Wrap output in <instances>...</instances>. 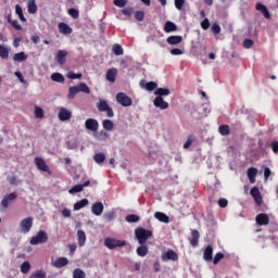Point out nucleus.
Here are the masks:
<instances>
[{
  "label": "nucleus",
  "mask_w": 278,
  "mask_h": 278,
  "mask_svg": "<svg viewBox=\"0 0 278 278\" xmlns=\"http://www.w3.org/2000/svg\"><path fill=\"white\" fill-rule=\"evenodd\" d=\"M78 92H84L85 94H90V87L86 85L85 83H80L77 86H72L68 88V96L67 99H75L77 97Z\"/></svg>",
  "instance_id": "nucleus-1"
},
{
  "label": "nucleus",
  "mask_w": 278,
  "mask_h": 278,
  "mask_svg": "<svg viewBox=\"0 0 278 278\" xmlns=\"http://www.w3.org/2000/svg\"><path fill=\"white\" fill-rule=\"evenodd\" d=\"M135 236L139 244H147V240L153 236V231L147 230L144 228H137L135 230Z\"/></svg>",
  "instance_id": "nucleus-2"
},
{
  "label": "nucleus",
  "mask_w": 278,
  "mask_h": 278,
  "mask_svg": "<svg viewBox=\"0 0 278 278\" xmlns=\"http://www.w3.org/2000/svg\"><path fill=\"white\" fill-rule=\"evenodd\" d=\"M49 241V235L45 230H39L36 236L31 237L30 244L36 247L37 244H45Z\"/></svg>",
  "instance_id": "nucleus-3"
},
{
  "label": "nucleus",
  "mask_w": 278,
  "mask_h": 278,
  "mask_svg": "<svg viewBox=\"0 0 278 278\" xmlns=\"http://www.w3.org/2000/svg\"><path fill=\"white\" fill-rule=\"evenodd\" d=\"M125 244H127L126 241H121L118 239L106 238L104 240V247L110 250L118 249V247H125Z\"/></svg>",
  "instance_id": "nucleus-4"
},
{
  "label": "nucleus",
  "mask_w": 278,
  "mask_h": 278,
  "mask_svg": "<svg viewBox=\"0 0 278 278\" xmlns=\"http://www.w3.org/2000/svg\"><path fill=\"white\" fill-rule=\"evenodd\" d=\"M116 101L119 103V105H123V108H129L134 101L124 92H119L116 94Z\"/></svg>",
  "instance_id": "nucleus-5"
},
{
  "label": "nucleus",
  "mask_w": 278,
  "mask_h": 278,
  "mask_svg": "<svg viewBox=\"0 0 278 278\" xmlns=\"http://www.w3.org/2000/svg\"><path fill=\"white\" fill-rule=\"evenodd\" d=\"M163 262H177L179 260V254L174 250L169 249L166 252H163L161 255Z\"/></svg>",
  "instance_id": "nucleus-6"
},
{
  "label": "nucleus",
  "mask_w": 278,
  "mask_h": 278,
  "mask_svg": "<svg viewBox=\"0 0 278 278\" xmlns=\"http://www.w3.org/2000/svg\"><path fill=\"white\" fill-rule=\"evenodd\" d=\"M22 233H29L31 227H34V218L26 217L20 223Z\"/></svg>",
  "instance_id": "nucleus-7"
},
{
  "label": "nucleus",
  "mask_w": 278,
  "mask_h": 278,
  "mask_svg": "<svg viewBox=\"0 0 278 278\" xmlns=\"http://www.w3.org/2000/svg\"><path fill=\"white\" fill-rule=\"evenodd\" d=\"M85 128L88 131H93V132L99 131V122L94 118H88L85 122Z\"/></svg>",
  "instance_id": "nucleus-8"
},
{
  "label": "nucleus",
  "mask_w": 278,
  "mask_h": 278,
  "mask_svg": "<svg viewBox=\"0 0 278 278\" xmlns=\"http://www.w3.org/2000/svg\"><path fill=\"white\" fill-rule=\"evenodd\" d=\"M17 198H18V194H16V192L9 193L1 201L2 207L4 208L10 207V203L16 201Z\"/></svg>",
  "instance_id": "nucleus-9"
},
{
  "label": "nucleus",
  "mask_w": 278,
  "mask_h": 278,
  "mask_svg": "<svg viewBox=\"0 0 278 278\" xmlns=\"http://www.w3.org/2000/svg\"><path fill=\"white\" fill-rule=\"evenodd\" d=\"M250 194L251 197H253L256 205H262V203H264L262 193L260 192V189L257 187H253L250 191Z\"/></svg>",
  "instance_id": "nucleus-10"
},
{
  "label": "nucleus",
  "mask_w": 278,
  "mask_h": 278,
  "mask_svg": "<svg viewBox=\"0 0 278 278\" xmlns=\"http://www.w3.org/2000/svg\"><path fill=\"white\" fill-rule=\"evenodd\" d=\"M72 117H73V113L67 109L61 108L59 110V121L66 122V121H71Z\"/></svg>",
  "instance_id": "nucleus-11"
},
{
  "label": "nucleus",
  "mask_w": 278,
  "mask_h": 278,
  "mask_svg": "<svg viewBox=\"0 0 278 278\" xmlns=\"http://www.w3.org/2000/svg\"><path fill=\"white\" fill-rule=\"evenodd\" d=\"M153 105L159 110H168V102L164 101L163 97H156L153 101Z\"/></svg>",
  "instance_id": "nucleus-12"
},
{
  "label": "nucleus",
  "mask_w": 278,
  "mask_h": 278,
  "mask_svg": "<svg viewBox=\"0 0 278 278\" xmlns=\"http://www.w3.org/2000/svg\"><path fill=\"white\" fill-rule=\"evenodd\" d=\"M35 164L38 168V170H42V173H49V167L47 166V163L42 157H36L35 159Z\"/></svg>",
  "instance_id": "nucleus-13"
},
{
  "label": "nucleus",
  "mask_w": 278,
  "mask_h": 278,
  "mask_svg": "<svg viewBox=\"0 0 278 278\" xmlns=\"http://www.w3.org/2000/svg\"><path fill=\"white\" fill-rule=\"evenodd\" d=\"M139 85L141 86V88H144L146 90H148V92H153V90L157 88V83L155 81L147 83V80H140Z\"/></svg>",
  "instance_id": "nucleus-14"
},
{
  "label": "nucleus",
  "mask_w": 278,
  "mask_h": 278,
  "mask_svg": "<svg viewBox=\"0 0 278 278\" xmlns=\"http://www.w3.org/2000/svg\"><path fill=\"white\" fill-rule=\"evenodd\" d=\"M214 248L212 245H207L203 252V260L205 262H212L214 260Z\"/></svg>",
  "instance_id": "nucleus-15"
},
{
  "label": "nucleus",
  "mask_w": 278,
  "mask_h": 278,
  "mask_svg": "<svg viewBox=\"0 0 278 278\" xmlns=\"http://www.w3.org/2000/svg\"><path fill=\"white\" fill-rule=\"evenodd\" d=\"M103 203L102 202H96L91 206V212L94 214V216H101L103 214Z\"/></svg>",
  "instance_id": "nucleus-16"
},
{
  "label": "nucleus",
  "mask_w": 278,
  "mask_h": 278,
  "mask_svg": "<svg viewBox=\"0 0 278 278\" xmlns=\"http://www.w3.org/2000/svg\"><path fill=\"white\" fill-rule=\"evenodd\" d=\"M255 220L260 226L268 225V223H270V217H268V214L266 213H261L256 216Z\"/></svg>",
  "instance_id": "nucleus-17"
},
{
  "label": "nucleus",
  "mask_w": 278,
  "mask_h": 278,
  "mask_svg": "<svg viewBox=\"0 0 278 278\" xmlns=\"http://www.w3.org/2000/svg\"><path fill=\"white\" fill-rule=\"evenodd\" d=\"M59 31L60 34H64V36H71V34H73V28H71L66 23H60Z\"/></svg>",
  "instance_id": "nucleus-18"
},
{
  "label": "nucleus",
  "mask_w": 278,
  "mask_h": 278,
  "mask_svg": "<svg viewBox=\"0 0 278 278\" xmlns=\"http://www.w3.org/2000/svg\"><path fill=\"white\" fill-rule=\"evenodd\" d=\"M66 55H68V52L66 50H59L55 60L59 64H64L66 62Z\"/></svg>",
  "instance_id": "nucleus-19"
},
{
  "label": "nucleus",
  "mask_w": 278,
  "mask_h": 278,
  "mask_svg": "<svg viewBox=\"0 0 278 278\" xmlns=\"http://www.w3.org/2000/svg\"><path fill=\"white\" fill-rule=\"evenodd\" d=\"M167 45H181V42H184V37L181 36H169L166 39Z\"/></svg>",
  "instance_id": "nucleus-20"
},
{
  "label": "nucleus",
  "mask_w": 278,
  "mask_h": 278,
  "mask_svg": "<svg viewBox=\"0 0 278 278\" xmlns=\"http://www.w3.org/2000/svg\"><path fill=\"white\" fill-rule=\"evenodd\" d=\"M52 266H54V268H64V266H68V258L59 257L56 262L52 263Z\"/></svg>",
  "instance_id": "nucleus-21"
},
{
  "label": "nucleus",
  "mask_w": 278,
  "mask_h": 278,
  "mask_svg": "<svg viewBox=\"0 0 278 278\" xmlns=\"http://www.w3.org/2000/svg\"><path fill=\"white\" fill-rule=\"evenodd\" d=\"M199 238H201L199 230H192L191 231V240H190L191 247H199Z\"/></svg>",
  "instance_id": "nucleus-22"
},
{
  "label": "nucleus",
  "mask_w": 278,
  "mask_h": 278,
  "mask_svg": "<svg viewBox=\"0 0 278 278\" xmlns=\"http://www.w3.org/2000/svg\"><path fill=\"white\" fill-rule=\"evenodd\" d=\"M154 218H156V220H160V223H165V224L170 223L168 215H166L165 213H162V212H156L154 214Z\"/></svg>",
  "instance_id": "nucleus-23"
},
{
  "label": "nucleus",
  "mask_w": 278,
  "mask_h": 278,
  "mask_svg": "<svg viewBox=\"0 0 278 278\" xmlns=\"http://www.w3.org/2000/svg\"><path fill=\"white\" fill-rule=\"evenodd\" d=\"M255 177H257V168L250 167L248 169V178L250 180V184H255Z\"/></svg>",
  "instance_id": "nucleus-24"
},
{
  "label": "nucleus",
  "mask_w": 278,
  "mask_h": 278,
  "mask_svg": "<svg viewBox=\"0 0 278 278\" xmlns=\"http://www.w3.org/2000/svg\"><path fill=\"white\" fill-rule=\"evenodd\" d=\"M164 31L170 34V31H177V25L170 21H167L164 25Z\"/></svg>",
  "instance_id": "nucleus-25"
},
{
  "label": "nucleus",
  "mask_w": 278,
  "mask_h": 278,
  "mask_svg": "<svg viewBox=\"0 0 278 278\" xmlns=\"http://www.w3.org/2000/svg\"><path fill=\"white\" fill-rule=\"evenodd\" d=\"M28 14H36L38 12V4L36 0H29L27 5Z\"/></svg>",
  "instance_id": "nucleus-26"
},
{
  "label": "nucleus",
  "mask_w": 278,
  "mask_h": 278,
  "mask_svg": "<svg viewBox=\"0 0 278 278\" xmlns=\"http://www.w3.org/2000/svg\"><path fill=\"white\" fill-rule=\"evenodd\" d=\"M155 97H168V94H170V89L168 88H157L154 91Z\"/></svg>",
  "instance_id": "nucleus-27"
},
{
  "label": "nucleus",
  "mask_w": 278,
  "mask_h": 278,
  "mask_svg": "<svg viewBox=\"0 0 278 278\" xmlns=\"http://www.w3.org/2000/svg\"><path fill=\"white\" fill-rule=\"evenodd\" d=\"M116 73H117L116 68L109 70L106 72V79H108V81H111L112 84L114 81H116Z\"/></svg>",
  "instance_id": "nucleus-28"
},
{
  "label": "nucleus",
  "mask_w": 278,
  "mask_h": 278,
  "mask_svg": "<svg viewBox=\"0 0 278 278\" xmlns=\"http://www.w3.org/2000/svg\"><path fill=\"white\" fill-rule=\"evenodd\" d=\"M0 58H2V60H8L10 58V49L3 45H0Z\"/></svg>",
  "instance_id": "nucleus-29"
},
{
  "label": "nucleus",
  "mask_w": 278,
  "mask_h": 278,
  "mask_svg": "<svg viewBox=\"0 0 278 278\" xmlns=\"http://www.w3.org/2000/svg\"><path fill=\"white\" fill-rule=\"evenodd\" d=\"M88 203H89V202H88V199H83V200L76 202V203L74 204V211L77 212V211H79V210L86 207V205H88Z\"/></svg>",
  "instance_id": "nucleus-30"
},
{
  "label": "nucleus",
  "mask_w": 278,
  "mask_h": 278,
  "mask_svg": "<svg viewBox=\"0 0 278 278\" xmlns=\"http://www.w3.org/2000/svg\"><path fill=\"white\" fill-rule=\"evenodd\" d=\"M102 127L105 131H112V129H114V122H112V119H104L102 122Z\"/></svg>",
  "instance_id": "nucleus-31"
},
{
  "label": "nucleus",
  "mask_w": 278,
  "mask_h": 278,
  "mask_svg": "<svg viewBox=\"0 0 278 278\" xmlns=\"http://www.w3.org/2000/svg\"><path fill=\"white\" fill-rule=\"evenodd\" d=\"M15 14H17V16L20 17V21H22V23L27 22V18H25V15H23V8H21V4L15 5Z\"/></svg>",
  "instance_id": "nucleus-32"
},
{
  "label": "nucleus",
  "mask_w": 278,
  "mask_h": 278,
  "mask_svg": "<svg viewBox=\"0 0 278 278\" xmlns=\"http://www.w3.org/2000/svg\"><path fill=\"white\" fill-rule=\"evenodd\" d=\"M109 108H110V104H108V101L105 100H100L97 103V109L99 110V112H105Z\"/></svg>",
  "instance_id": "nucleus-33"
},
{
  "label": "nucleus",
  "mask_w": 278,
  "mask_h": 278,
  "mask_svg": "<svg viewBox=\"0 0 278 278\" xmlns=\"http://www.w3.org/2000/svg\"><path fill=\"white\" fill-rule=\"evenodd\" d=\"M93 160L96 164H103L105 162V154L103 152L96 153Z\"/></svg>",
  "instance_id": "nucleus-34"
},
{
  "label": "nucleus",
  "mask_w": 278,
  "mask_h": 278,
  "mask_svg": "<svg viewBox=\"0 0 278 278\" xmlns=\"http://www.w3.org/2000/svg\"><path fill=\"white\" fill-rule=\"evenodd\" d=\"M13 60L14 62H26L27 54H25V52L15 53Z\"/></svg>",
  "instance_id": "nucleus-35"
},
{
  "label": "nucleus",
  "mask_w": 278,
  "mask_h": 278,
  "mask_svg": "<svg viewBox=\"0 0 278 278\" xmlns=\"http://www.w3.org/2000/svg\"><path fill=\"white\" fill-rule=\"evenodd\" d=\"M51 79H52V81H56L58 84H64V81H65L64 75H62L60 73H53L51 75Z\"/></svg>",
  "instance_id": "nucleus-36"
},
{
  "label": "nucleus",
  "mask_w": 278,
  "mask_h": 278,
  "mask_svg": "<svg viewBox=\"0 0 278 278\" xmlns=\"http://www.w3.org/2000/svg\"><path fill=\"white\" fill-rule=\"evenodd\" d=\"M147 253H149V248H147L144 243L137 248V254L139 255V257H144Z\"/></svg>",
  "instance_id": "nucleus-37"
},
{
  "label": "nucleus",
  "mask_w": 278,
  "mask_h": 278,
  "mask_svg": "<svg viewBox=\"0 0 278 278\" xmlns=\"http://www.w3.org/2000/svg\"><path fill=\"white\" fill-rule=\"evenodd\" d=\"M77 236L79 247H84V244H86V232H84V230H78Z\"/></svg>",
  "instance_id": "nucleus-38"
},
{
  "label": "nucleus",
  "mask_w": 278,
  "mask_h": 278,
  "mask_svg": "<svg viewBox=\"0 0 278 278\" xmlns=\"http://www.w3.org/2000/svg\"><path fill=\"white\" fill-rule=\"evenodd\" d=\"M29 270H31V264H29V262L25 261L22 265H21V271L24 275H27V273H29Z\"/></svg>",
  "instance_id": "nucleus-39"
},
{
  "label": "nucleus",
  "mask_w": 278,
  "mask_h": 278,
  "mask_svg": "<svg viewBox=\"0 0 278 278\" xmlns=\"http://www.w3.org/2000/svg\"><path fill=\"white\" fill-rule=\"evenodd\" d=\"M66 147H67V149H77V147H78L77 138L68 139L66 141Z\"/></svg>",
  "instance_id": "nucleus-40"
},
{
  "label": "nucleus",
  "mask_w": 278,
  "mask_h": 278,
  "mask_svg": "<svg viewBox=\"0 0 278 278\" xmlns=\"http://www.w3.org/2000/svg\"><path fill=\"white\" fill-rule=\"evenodd\" d=\"M73 278H86V273L79 268L74 269Z\"/></svg>",
  "instance_id": "nucleus-41"
},
{
  "label": "nucleus",
  "mask_w": 278,
  "mask_h": 278,
  "mask_svg": "<svg viewBox=\"0 0 278 278\" xmlns=\"http://www.w3.org/2000/svg\"><path fill=\"white\" fill-rule=\"evenodd\" d=\"M112 51L114 54L116 55H123L124 51H123V47L118 43H115L112 48Z\"/></svg>",
  "instance_id": "nucleus-42"
},
{
  "label": "nucleus",
  "mask_w": 278,
  "mask_h": 278,
  "mask_svg": "<svg viewBox=\"0 0 278 278\" xmlns=\"http://www.w3.org/2000/svg\"><path fill=\"white\" fill-rule=\"evenodd\" d=\"M35 116L36 118H45V110L40 106H35Z\"/></svg>",
  "instance_id": "nucleus-43"
},
{
  "label": "nucleus",
  "mask_w": 278,
  "mask_h": 278,
  "mask_svg": "<svg viewBox=\"0 0 278 278\" xmlns=\"http://www.w3.org/2000/svg\"><path fill=\"white\" fill-rule=\"evenodd\" d=\"M83 191H84V186L81 185H76L68 190L70 194H77V192H83Z\"/></svg>",
  "instance_id": "nucleus-44"
},
{
  "label": "nucleus",
  "mask_w": 278,
  "mask_h": 278,
  "mask_svg": "<svg viewBox=\"0 0 278 278\" xmlns=\"http://www.w3.org/2000/svg\"><path fill=\"white\" fill-rule=\"evenodd\" d=\"M138 220H140V216H138L136 214H130V215L126 216L127 223H138Z\"/></svg>",
  "instance_id": "nucleus-45"
},
{
  "label": "nucleus",
  "mask_w": 278,
  "mask_h": 278,
  "mask_svg": "<svg viewBox=\"0 0 278 278\" xmlns=\"http://www.w3.org/2000/svg\"><path fill=\"white\" fill-rule=\"evenodd\" d=\"M218 131L222 136H229V126L222 125L219 126Z\"/></svg>",
  "instance_id": "nucleus-46"
},
{
  "label": "nucleus",
  "mask_w": 278,
  "mask_h": 278,
  "mask_svg": "<svg viewBox=\"0 0 278 278\" xmlns=\"http://www.w3.org/2000/svg\"><path fill=\"white\" fill-rule=\"evenodd\" d=\"M30 278H47V273L42 270H36Z\"/></svg>",
  "instance_id": "nucleus-47"
},
{
  "label": "nucleus",
  "mask_w": 278,
  "mask_h": 278,
  "mask_svg": "<svg viewBox=\"0 0 278 278\" xmlns=\"http://www.w3.org/2000/svg\"><path fill=\"white\" fill-rule=\"evenodd\" d=\"M224 258H225V254L219 252V253L215 254V256L213 258V264L216 266L220 262V260H224Z\"/></svg>",
  "instance_id": "nucleus-48"
},
{
  "label": "nucleus",
  "mask_w": 278,
  "mask_h": 278,
  "mask_svg": "<svg viewBox=\"0 0 278 278\" xmlns=\"http://www.w3.org/2000/svg\"><path fill=\"white\" fill-rule=\"evenodd\" d=\"M67 13L72 18H79V11L77 9H68Z\"/></svg>",
  "instance_id": "nucleus-49"
},
{
  "label": "nucleus",
  "mask_w": 278,
  "mask_h": 278,
  "mask_svg": "<svg viewBox=\"0 0 278 278\" xmlns=\"http://www.w3.org/2000/svg\"><path fill=\"white\" fill-rule=\"evenodd\" d=\"M135 18L140 22L144 21V11H136Z\"/></svg>",
  "instance_id": "nucleus-50"
},
{
  "label": "nucleus",
  "mask_w": 278,
  "mask_h": 278,
  "mask_svg": "<svg viewBox=\"0 0 278 278\" xmlns=\"http://www.w3.org/2000/svg\"><path fill=\"white\" fill-rule=\"evenodd\" d=\"M113 3L117 8H125L127 5V0H114Z\"/></svg>",
  "instance_id": "nucleus-51"
},
{
  "label": "nucleus",
  "mask_w": 278,
  "mask_h": 278,
  "mask_svg": "<svg viewBox=\"0 0 278 278\" xmlns=\"http://www.w3.org/2000/svg\"><path fill=\"white\" fill-rule=\"evenodd\" d=\"M9 184L11 186H18V184H21V180L16 179V176H12L9 178Z\"/></svg>",
  "instance_id": "nucleus-52"
},
{
  "label": "nucleus",
  "mask_w": 278,
  "mask_h": 278,
  "mask_svg": "<svg viewBox=\"0 0 278 278\" xmlns=\"http://www.w3.org/2000/svg\"><path fill=\"white\" fill-rule=\"evenodd\" d=\"M68 79H81V74H75L74 72H68Z\"/></svg>",
  "instance_id": "nucleus-53"
},
{
  "label": "nucleus",
  "mask_w": 278,
  "mask_h": 278,
  "mask_svg": "<svg viewBox=\"0 0 278 278\" xmlns=\"http://www.w3.org/2000/svg\"><path fill=\"white\" fill-rule=\"evenodd\" d=\"M104 219L108 220V223L114 220V212L104 213Z\"/></svg>",
  "instance_id": "nucleus-54"
},
{
  "label": "nucleus",
  "mask_w": 278,
  "mask_h": 278,
  "mask_svg": "<svg viewBox=\"0 0 278 278\" xmlns=\"http://www.w3.org/2000/svg\"><path fill=\"white\" fill-rule=\"evenodd\" d=\"M170 54L172 55H184V50H181L179 48H174L170 50Z\"/></svg>",
  "instance_id": "nucleus-55"
},
{
  "label": "nucleus",
  "mask_w": 278,
  "mask_h": 278,
  "mask_svg": "<svg viewBox=\"0 0 278 278\" xmlns=\"http://www.w3.org/2000/svg\"><path fill=\"white\" fill-rule=\"evenodd\" d=\"M190 147H192V135L188 136V139L184 144V149H190Z\"/></svg>",
  "instance_id": "nucleus-56"
},
{
  "label": "nucleus",
  "mask_w": 278,
  "mask_h": 278,
  "mask_svg": "<svg viewBox=\"0 0 278 278\" xmlns=\"http://www.w3.org/2000/svg\"><path fill=\"white\" fill-rule=\"evenodd\" d=\"M185 3H186V0H175V5L177 10H182Z\"/></svg>",
  "instance_id": "nucleus-57"
},
{
  "label": "nucleus",
  "mask_w": 278,
  "mask_h": 278,
  "mask_svg": "<svg viewBox=\"0 0 278 278\" xmlns=\"http://www.w3.org/2000/svg\"><path fill=\"white\" fill-rule=\"evenodd\" d=\"M63 218H71V210L64 207L61 212Z\"/></svg>",
  "instance_id": "nucleus-58"
},
{
  "label": "nucleus",
  "mask_w": 278,
  "mask_h": 278,
  "mask_svg": "<svg viewBox=\"0 0 278 278\" xmlns=\"http://www.w3.org/2000/svg\"><path fill=\"white\" fill-rule=\"evenodd\" d=\"M243 47H244V49H251V47H253L252 39H244Z\"/></svg>",
  "instance_id": "nucleus-59"
},
{
  "label": "nucleus",
  "mask_w": 278,
  "mask_h": 278,
  "mask_svg": "<svg viewBox=\"0 0 278 278\" xmlns=\"http://www.w3.org/2000/svg\"><path fill=\"white\" fill-rule=\"evenodd\" d=\"M122 14H124L125 16H131V14H134V8L122 10Z\"/></svg>",
  "instance_id": "nucleus-60"
},
{
  "label": "nucleus",
  "mask_w": 278,
  "mask_h": 278,
  "mask_svg": "<svg viewBox=\"0 0 278 278\" xmlns=\"http://www.w3.org/2000/svg\"><path fill=\"white\" fill-rule=\"evenodd\" d=\"M201 27H202V29H210V20L208 18H204L201 22Z\"/></svg>",
  "instance_id": "nucleus-61"
},
{
  "label": "nucleus",
  "mask_w": 278,
  "mask_h": 278,
  "mask_svg": "<svg viewBox=\"0 0 278 278\" xmlns=\"http://www.w3.org/2000/svg\"><path fill=\"white\" fill-rule=\"evenodd\" d=\"M228 201H227V199H225V198H220L219 200H218V205H219V207H227V205H228Z\"/></svg>",
  "instance_id": "nucleus-62"
},
{
  "label": "nucleus",
  "mask_w": 278,
  "mask_h": 278,
  "mask_svg": "<svg viewBox=\"0 0 278 278\" xmlns=\"http://www.w3.org/2000/svg\"><path fill=\"white\" fill-rule=\"evenodd\" d=\"M211 29L213 34H220V26L218 24H213Z\"/></svg>",
  "instance_id": "nucleus-63"
},
{
  "label": "nucleus",
  "mask_w": 278,
  "mask_h": 278,
  "mask_svg": "<svg viewBox=\"0 0 278 278\" xmlns=\"http://www.w3.org/2000/svg\"><path fill=\"white\" fill-rule=\"evenodd\" d=\"M270 148L275 153H278V141H274L270 143Z\"/></svg>",
  "instance_id": "nucleus-64"
}]
</instances>
